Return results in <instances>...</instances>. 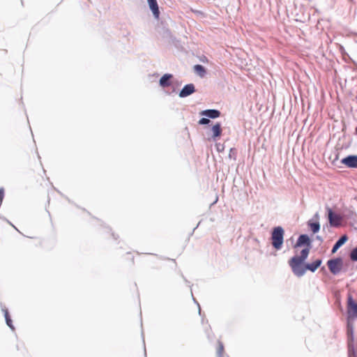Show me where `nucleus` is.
<instances>
[{"instance_id":"obj_1","label":"nucleus","mask_w":357,"mask_h":357,"mask_svg":"<svg viewBox=\"0 0 357 357\" xmlns=\"http://www.w3.org/2000/svg\"><path fill=\"white\" fill-rule=\"evenodd\" d=\"M310 250V239L306 234L301 235L294 245V255L288 264L294 274L298 277L303 276L307 271H312V264L305 263Z\"/></svg>"},{"instance_id":"obj_2","label":"nucleus","mask_w":357,"mask_h":357,"mask_svg":"<svg viewBox=\"0 0 357 357\" xmlns=\"http://www.w3.org/2000/svg\"><path fill=\"white\" fill-rule=\"evenodd\" d=\"M327 266L333 275H337L343 267V259L340 257L330 259L327 261Z\"/></svg>"},{"instance_id":"obj_3","label":"nucleus","mask_w":357,"mask_h":357,"mask_svg":"<svg viewBox=\"0 0 357 357\" xmlns=\"http://www.w3.org/2000/svg\"><path fill=\"white\" fill-rule=\"evenodd\" d=\"M283 236L284 230L282 227H278L274 228L271 235V240L273 246L275 249L280 250L282 248V245L283 243Z\"/></svg>"},{"instance_id":"obj_4","label":"nucleus","mask_w":357,"mask_h":357,"mask_svg":"<svg viewBox=\"0 0 357 357\" xmlns=\"http://www.w3.org/2000/svg\"><path fill=\"white\" fill-rule=\"evenodd\" d=\"M347 319L354 321V318H357V302H356L353 296L349 294L347 296Z\"/></svg>"},{"instance_id":"obj_5","label":"nucleus","mask_w":357,"mask_h":357,"mask_svg":"<svg viewBox=\"0 0 357 357\" xmlns=\"http://www.w3.org/2000/svg\"><path fill=\"white\" fill-rule=\"evenodd\" d=\"M327 211L330 225L333 227H339L342 226L343 216L335 213L331 208H328Z\"/></svg>"},{"instance_id":"obj_6","label":"nucleus","mask_w":357,"mask_h":357,"mask_svg":"<svg viewBox=\"0 0 357 357\" xmlns=\"http://www.w3.org/2000/svg\"><path fill=\"white\" fill-rule=\"evenodd\" d=\"M340 162L347 168L357 169V155H348L342 158Z\"/></svg>"},{"instance_id":"obj_7","label":"nucleus","mask_w":357,"mask_h":357,"mask_svg":"<svg viewBox=\"0 0 357 357\" xmlns=\"http://www.w3.org/2000/svg\"><path fill=\"white\" fill-rule=\"evenodd\" d=\"M347 343H354V324L353 320L347 319Z\"/></svg>"},{"instance_id":"obj_8","label":"nucleus","mask_w":357,"mask_h":357,"mask_svg":"<svg viewBox=\"0 0 357 357\" xmlns=\"http://www.w3.org/2000/svg\"><path fill=\"white\" fill-rule=\"evenodd\" d=\"M347 241L348 236L347 234L341 236L334 243L331 250V252L333 254L336 252Z\"/></svg>"},{"instance_id":"obj_9","label":"nucleus","mask_w":357,"mask_h":357,"mask_svg":"<svg viewBox=\"0 0 357 357\" xmlns=\"http://www.w3.org/2000/svg\"><path fill=\"white\" fill-rule=\"evenodd\" d=\"M339 155L340 151L337 149H336L331 153L329 156V160H331V164L333 166L341 168L342 165H341L340 162V160H339Z\"/></svg>"},{"instance_id":"obj_10","label":"nucleus","mask_w":357,"mask_h":357,"mask_svg":"<svg viewBox=\"0 0 357 357\" xmlns=\"http://www.w3.org/2000/svg\"><path fill=\"white\" fill-rule=\"evenodd\" d=\"M195 86L192 84H189L182 89V90L179 93V96L181 98L186 97L188 96H190V94L193 93L195 92Z\"/></svg>"},{"instance_id":"obj_11","label":"nucleus","mask_w":357,"mask_h":357,"mask_svg":"<svg viewBox=\"0 0 357 357\" xmlns=\"http://www.w3.org/2000/svg\"><path fill=\"white\" fill-rule=\"evenodd\" d=\"M200 115L207 116L211 119H216L220 116V112L217 109H206L202 111Z\"/></svg>"},{"instance_id":"obj_12","label":"nucleus","mask_w":357,"mask_h":357,"mask_svg":"<svg viewBox=\"0 0 357 357\" xmlns=\"http://www.w3.org/2000/svg\"><path fill=\"white\" fill-rule=\"evenodd\" d=\"M147 1H148L149 7L153 12L154 17L156 19H158L159 15H160V11H159V8H158L157 1L156 0H147Z\"/></svg>"},{"instance_id":"obj_13","label":"nucleus","mask_w":357,"mask_h":357,"mask_svg":"<svg viewBox=\"0 0 357 357\" xmlns=\"http://www.w3.org/2000/svg\"><path fill=\"white\" fill-rule=\"evenodd\" d=\"M212 131V139L213 140H216L218 137H220L222 134V128L220 123H217L213 126L211 128Z\"/></svg>"},{"instance_id":"obj_14","label":"nucleus","mask_w":357,"mask_h":357,"mask_svg":"<svg viewBox=\"0 0 357 357\" xmlns=\"http://www.w3.org/2000/svg\"><path fill=\"white\" fill-rule=\"evenodd\" d=\"M172 78V75L171 74H165L160 79V85L162 87H167L171 85V79Z\"/></svg>"},{"instance_id":"obj_15","label":"nucleus","mask_w":357,"mask_h":357,"mask_svg":"<svg viewBox=\"0 0 357 357\" xmlns=\"http://www.w3.org/2000/svg\"><path fill=\"white\" fill-rule=\"evenodd\" d=\"M195 72L201 77H204L206 75V69L204 66L199 64H197L194 66Z\"/></svg>"},{"instance_id":"obj_16","label":"nucleus","mask_w":357,"mask_h":357,"mask_svg":"<svg viewBox=\"0 0 357 357\" xmlns=\"http://www.w3.org/2000/svg\"><path fill=\"white\" fill-rule=\"evenodd\" d=\"M348 357H356V352L354 343H347Z\"/></svg>"},{"instance_id":"obj_17","label":"nucleus","mask_w":357,"mask_h":357,"mask_svg":"<svg viewBox=\"0 0 357 357\" xmlns=\"http://www.w3.org/2000/svg\"><path fill=\"white\" fill-rule=\"evenodd\" d=\"M349 257L352 261H357V245L351 250Z\"/></svg>"},{"instance_id":"obj_18","label":"nucleus","mask_w":357,"mask_h":357,"mask_svg":"<svg viewBox=\"0 0 357 357\" xmlns=\"http://www.w3.org/2000/svg\"><path fill=\"white\" fill-rule=\"evenodd\" d=\"M4 316H5V318H6V324L7 325L13 330H14V327L13 326V323H12V320L10 318V316H9V314H8V312L7 310H5V313H4Z\"/></svg>"},{"instance_id":"obj_19","label":"nucleus","mask_w":357,"mask_h":357,"mask_svg":"<svg viewBox=\"0 0 357 357\" xmlns=\"http://www.w3.org/2000/svg\"><path fill=\"white\" fill-rule=\"evenodd\" d=\"M224 353V345L221 342H218L217 347V354L219 357H222Z\"/></svg>"},{"instance_id":"obj_20","label":"nucleus","mask_w":357,"mask_h":357,"mask_svg":"<svg viewBox=\"0 0 357 357\" xmlns=\"http://www.w3.org/2000/svg\"><path fill=\"white\" fill-rule=\"evenodd\" d=\"M321 259H320L314 260V272L321 266Z\"/></svg>"},{"instance_id":"obj_21","label":"nucleus","mask_w":357,"mask_h":357,"mask_svg":"<svg viewBox=\"0 0 357 357\" xmlns=\"http://www.w3.org/2000/svg\"><path fill=\"white\" fill-rule=\"evenodd\" d=\"M320 229V224L318 221L314 220V234L319 232Z\"/></svg>"},{"instance_id":"obj_22","label":"nucleus","mask_w":357,"mask_h":357,"mask_svg":"<svg viewBox=\"0 0 357 357\" xmlns=\"http://www.w3.org/2000/svg\"><path fill=\"white\" fill-rule=\"evenodd\" d=\"M209 123H210V120L207 118H202L199 121V124H200V125H206V124H208Z\"/></svg>"},{"instance_id":"obj_23","label":"nucleus","mask_w":357,"mask_h":357,"mask_svg":"<svg viewBox=\"0 0 357 357\" xmlns=\"http://www.w3.org/2000/svg\"><path fill=\"white\" fill-rule=\"evenodd\" d=\"M4 197V190L3 188H0V205L3 202V199Z\"/></svg>"},{"instance_id":"obj_24","label":"nucleus","mask_w":357,"mask_h":357,"mask_svg":"<svg viewBox=\"0 0 357 357\" xmlns=\"http://www.w3.org/2000/svg\"><path fill=\"white\" fill-rule=\"evenodd\" d=\"M355 216H356V214L353 211H349V214L347 215V218H350V219H354Z\"/></svg>"},{"instance_id":"obj_25","label":"nucleus","mask_w":357,"mask_h":357,"mask_svg":"<svg viewBox=\"0 0 357 357\" xmlns=\"http://www.w3.org/2000/svg\"><path fill=\"white\" fill-rule=\"evenodd\" d=\"M308 225H309V226H310L311 228H312V220H309V221H308Z\"/></svg>"},{"instance_id":"obj_26","label":"nucleus","mask_w":357,"mask_h":357,"mask_svg":"<svg viewBox=\"0 0 357 357\" xmlns=\"http://www.w3.org/2000/svg\"><path fill=\"white\" fill-rule=\"evenodd\" d=\"M317 239H320V237L319 236H317Z\"/></svg>"},{"instance_id":"obj_27","label":"nucleus","mask_w":357,"mask_h":357,"mask_svg":"<svg viewBox=\"0 0 357 357\" xmlns=\"http://www.w3.org/2000/svg\"><path fill=\"white\" fill-rule=\"evenodd\" d=\"M356 134L357 135V127L356 128Z\"/></svg>"}]
</instances>
